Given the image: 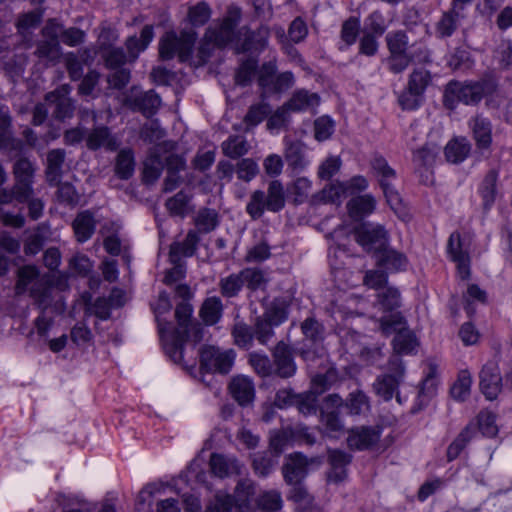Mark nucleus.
<instances>
[{"mask_svg":"<svg viewBox=\"0 0 512 512\" xmlns=\"http://www.w3.org/2000/svg\"><path fill=\"white\" fill-rule=\"evenodd\" d=\"M271 112V107L268 103L262 102L253 104L249 107L245 117H244V123L247 126L255 127L259 123H261Z\"/></svg>","mask_w":512,"mask_h":512,"instance_id":"50","label":"nucleus"},{"mask_svg":"<svg viewBox=\"0 0 512 512\" xmlns=\"http://www.w3.org/2000/svg\"><path fill=\"white\" fill-rule=\"evenodd\" d=\"M257 67L258 63L255 59L249 58L243 61L236 72L235 82L241 86L248 85L254 78Z\"/></svg>","mask_w":512,"mask_h":512,"instance_id":"57","label":"nucleus"},{"mask_svg":"<svg viewBox=\"0 0 512 512\" xmlns=\"http://www.w3.org/2000/svg\"><path fill=\"white\" fill-rule=\"evenodd\" d=\"M193 307L189 302H180L175 309V318L178 323L177 328H173L170 323L171 331H179L183 337V344L185 343L189 332H193V340L199 342L202 339L203 329L200 325L192 323Z\"/></svg>","mask_w":512,"mask_h":512,"instance_id":"15","label":"nucleus"},{"mask_svg":"<svg viewBox=\"0 0 512 512\" xmlns=\"http://www.w3.org/2000/svg\"><path fill=\"white\" fill-rule=\"evenodd\" d=\"M134 170L135 159L133 151L129 148L120 150L115 159V175L122 180H128L134 174Z\"/></svg>","mask_w":512,"mask_h":512,"instance_id":"32","label":"nucleus"},{"mask_svg":"<svg viewBox=\"0 0 512 512\" xmlns=\"http://www.w3.org/2000/svg\"><path fill=\"white\" fill-rule=\"evenodd\" d=\"M470 151V145L465 139H455L445 146V156L451 163L462 162Z\"/></svg>","mask_w":512,"mask_h":512,"instance_id":"47","label":"nucleus"},{"mask_svg":"<svg viewBox=\"0 0 512 512\" xmlns=\"http://www.w3.org/2000/svg\"><path fill=\"white\" fill-rule=\"evenodd\" d=\"M229 390L232 397L241 406H246L254 400V384L247 376L239 375L234 377L230 382Z\"/></svg>","mask_w":512,"mask_h":512,"instance_id":"21","label":"nucleus"},{"mask_svg":"<svg viewBox=\"0 0 512 512\" xmlns=\"http://www.w3.org/2000/svg\"><path fill=\"white\" fill-rule=\"evenodd\" d=\"M232 335L234 338V343L244 349H248L251 347L253 342L254 330L245 324L244 322H236L232 329Z\"/></svg>","mask_w":512,"mask_h":512,"instance_id":"52","label":"nucleus"},{"mask_svg":"<svg viewBox=\"0 0 512 512\" xmlns=\"http://www.w3.org/2000/svg\"><path fill=\"white\" fill-rule=\"evenodd\" d=\"M236 20L227 17L216 27H209L206 31V39L213 42L215 46H224L228 44L234 35Z\"/></svg>","mask_w":512,"mask_h":512,"instance_id":"24","label":"nucleus"},{"mask_svg":"<svg viewBox=\"0 0 512 512\" xmlns=\"http://www.w3.org/2000/svg\"><path fill=\"white\" fill-rule=\"evenodd\" d=\"M276 67L272 63H265L258 71V85L261 88L260 97L265 100L266 97L274 93Z\"/></svg>","mask_w":512,"mask_h":512,"instance_id":"35","label":"nucleus"},{"mask_svg":"<svg viewBox=\"0 0 512 512\" xmlns=\"http://www.w3.org/2000/svg\"><path fill=\"white\" fill-rule=\"evenodd\" d=\"M273 365L275 373L281 378L292 377L296 373V364L294 362L292 350L288 344L280 341L272 350Z\"/></svg>","mask_w":512,"mask_h":512,"instance_id":"17","label":"nucleus"},{"mask_svg":"<svg viewBox=\"0 0 512 512\" xmlns=\"http://www.w3.org/2000/svg\"><path fill=\"white\" fill-rule=\"evenodd\" d=\"M218 285L222 296L236 297L244 286L241 271L221 278Z\"/></svg>","mask_w":512,"mask_h":512,"instance_id":"45","label":"nucleus"},{"mask_svg":"<svg viewBox=\"0 0 512 512\" xmlns=\"http://www.w3.org/2000/svg\"><path fill=\"white\" fill-rule=\"evenodd\" d=\"M235 360V352L232 349L221 350L218 347L207 346L200 351L201 368L208 372L227 374Z\"/></svg>","mask_w":512,"mask_h":512,"instance_id":"9","label":"nucleus"},{"mask_svg":"<svg viewBox=\"0 0 512 512\" xmlns=\"http://www.w3.org/2000/svg\"><path fill=\"white\" fill-rule=\"evenodd\" d=\"M285 206V192L283 184L278 180H272L267 193L262 190H255L250 195L246 205L247 214L253 219L261 218L265 210L278 212Z\"/></svg>","mask_w":512,"mask_h":512,"instance_id":"3","label":"nucleus"},{"mask_svg":"<svg viewBox=\"0 0 512 512\" xmlns=\"http://www.w3.org/2000/svg\"><path fill=\"white\" fill-rule=\"evenodd\" d=\"M356 241L376 256L388 245V233L382 225L366 223L355 231Z\"/></svg>","mask_w":512,"mask_h":512,"instance_id":"10","label":"nucleus"},{"mask_svg":"<svg viewBox=\"0 0 512 512\" xmlns=\"http://www.w3.org/2000/svg\"><path fill=\"white\" fill-rule=\"evenodd\" d=\"M222 312L223 304L221 299L213 296L203 302L199 314L206 325H214L220 320Z\"/></svg>","mask_w":512,"mask_h":512,"instance_id":"34","label":"nucleus"},{"mask_svg":"<svg viewBox=\"0 0 512 512\" xmlns=\"http://www.w3.org/2000/svg\"><path fill=\"white\" fill-rule=\"evenodd\" d=\"M255 510L262 512H279L282 508V497L276 490L265 491L255 500Z\"/></svg>","mask_w":512,"mask_h":512,"instance_id":"40","label":"nucleus"},{"mask_svg":"<svg viewBox=\"0 0 512 512\" xmlns=\"http://www.w3.org/2000/svg\"><path fill=\"white\" fill-rule=\"evenodd\" d=\"M385 40L389 54H410L408 36L404 31H391L386 35Z\"/></svg>","mask_w":512,"mask_h":512,"instance_id":"46","label":"nucleus"},{"mask_svg":"<svg viewBox=\"0 0 512 512\" xmlns=\"http://www.w3.org/2000/svg\"><path fill=\"white\" fill-rule=\"evenodd\" d=\"M274 328L275 326L266 321V319L261 316L257 317L253 328L254 336L260 344L267 345L274 336Z\"/></svg>","mask_w":512,"mask_h":512,"instance_id":"59","label":"nucleus"},{"mask_svg":"<svg viewBox=\"0 0 512 512\" xmlns=\"http://www.w3.org/2000/svg\"><path fill=\"white\" fill-rule=\"evenodd\" d=\"M380 431L370 427L352 429L347 438V444L351 449L364 450L378 442Z\"/></svg>","mask_w":512,"mask_h":512,"instance_id":"22","label":"nucleus"},{"mask_svg":"<svg viewBox=\"0 0 512 512\" xmlns=\"http://www.w3.org/2000/svg\"><path fill=\"white\" fill-rule=\"evenodd\" d=\"M206 512H237L233 506L232 496L217 493L207 506Z\"/></svg>","mask_w":512,"mask_h":512,"instance_id":"64","label":"nucleus"},{"mask_svg":"<svg viewBox=\"0 0 512 512\" xmlns=\"http://www.w3.org/2000/svg\"><path fill=\"white\" fill-rule=\"evenodd\" d=\"M34 171L33 164L27 158H20L14 164V175L16 178L14 193L16 194V199L20 202L28 200L32 195Z\"/></svg>","mask_w":512,"mask_h":512,"instance_id":"12","label":"nucleus"},{"mask_svg":"<svg viewBox=\"0 0 512 512\" xmlns=\"http://www.w3.org/2000/svg\"><path fill=\"white\" fill-rule=\"evenodd\" d=\"M291 486L288 499L295 502L300 510L306 509L314 503V497L308 492L303 482Z\"/></svg>","mask_w":512,"mask_h":512,"instance_id":"53","label":"nucleus"},{"mask_svg":"<svg viewBox=\"0 0 512 512\" xmlns=\"http://www.w3.org/2000/svg\"><path fill=\"white\" fill-rule=\"evenodd\" d=\"M321 421L325 426L326 431L333 436H335L334 434L341 433L344 430V425L340 419L339 412L336 410H321Z\"/></svg>","mask_w":512,"mask_h":512,"instance_id":"60","label":"nucleus"},{"mask_svg":"<svg viewBox=\"0 0 512 512\" xmlns=\"http://www.w3.org/2000/svg\"><path fill=\"white\" fill-rule=\"evenodd\" d=\"M195 225L201 233H209L219 225V214L215 209L201 208L195 218Z\"/></svg>","mask_w":512,"mask_h":512,"instance_id":"44","label":"nucleus"},{"mask_svg":"<svg viewBox=\"0 0 512 512\" xmlns=\"http://www.w3.org/2000/svg\"><path fill=\"white\" fill-rule=\"evenodd\" d=\"M472 379L467 371H462L450 389L451 396L457 401H464L470 394Z\"/></svg>","mask_w":512,"mask_h":512,"instance_id":"55","label":"nucleus"},{"mask_svg":"<svg viewBox=\"0 0 512 512\" xmlns=\"http://www.w3.org/2000/svg\"><path fill=\"white\" fill-rule=\"evenodd\" d=\"M388 368L393 374L387 373L378 376L373 383V389L376 395L381 397L384 401H389L393 398L405 373L403 361L399 356H393L389 360Z\"/></svg>","mask_w":512,"mask_h":512,"instance_id":"7","label":"nucleus"},{"mask_svg":"<svg viewBox=\"0 0 512 512\" xmlns=\"http://www.w3.org/2000/svg\"><path fill=\"white\" fill-rule=\"evenodd\" d=\"M154 37L153 27L146 25L143 27L140 33V38L136 36H130L125 42L126 49L129 55V61L134 62L139 54L144 51Z\"/></svg>","mask_w":512,"mask_h":512,"instance_id":"27","label":"nucleus"},{"mask_svg":"<svg viewBox=\"0 0 512 512\" xmlns=\"http://www.w3.org/2000/svg\"><path fill=\"white\" fill-rule=\"evenodd\" d=\"M472 131L478 147L488 148L491 144V124L481 116L472 120Z\"/></svg>","mask_w":512,"mask_h":512,"instance_id":"39","label":"nucleus"},{"mask_svg":"<svg viewBox=\"0 0 512 512\" xmlns=\"http://www.w3.org/2000/svg\"><path fill=\"white\" fill-rule=\"evenodd\" d=\"M199 242V236L196 231H189L183 242H175L170 246V262H176L181 257H190L195 251Z\"/></svg>","mask_w":512,"mask_h":512,"instance_id":"30","label":"nucleus"},{"mask_svg":"<svg viewBox=\"0 0 512 512\" xmlns=\"http://www.w3.org/2000/svg\"><path fill=\"white\" fill-rule=\"evenodd\" d=\"M196 38L193 30L181 31L179 36L174 31L167 32L160 40L159 55L163 60L177 56L181 62L191 61Z\"/></svg>","mask_w":512,"mask_h":512,"instance_id":"5","label":"nucleus"},{"mask_svg":"<svg viewBox=\"0 0 512 512\" xmlns=\"http://www.w3.org/2000/svg\"><path fill=\"white\" fill-rule=\"evenodd\" d=\"M496 84L491 79H481L475 82L461 83L451 81L444 91V105L448 109H454L458 103L474 105L479 103L483 97L492 94Z\"/></svg>","mask_w":512,"mask_h":512,"instance_id":"1","label":"nucleus"},{"mask_svg":"<svg viewBox=\"0 0 512 512\" xmlns=\"http://www.w3.org/2000/svg\"><path fill=\"white\" fill-rule=\"evenodd\" d=\"M70 92L71 87L64 84L46 94L45 101L54 107L52 115L55 119L63 121L73 116L75 106L69 97Z\"/></svg>","mask_w":512,"mask_h":512,"instance_id":"13","label":"nucleus"},{"mask_svg":"<svg viewBox=\"0 0 512 512\" xmlns=\"http://www.w3.org/2000/svg\"><path fill=\"white\" fill-rule=\"evenodd\" d=\"M209 465L211 472L220 478L238 473L240 468L237 460L225 457L221 454H212Z\"/></svg>","mask_w":512,"mask_h":512,"instance_id":"31","label":"nucleus"},{"mask_svg":"<svg viewBox=\"0 0 512 512\" xmlns=\"http://www.w3.org/2000/svg\"><path fill=\"white\" fill-rule=\"evenodd\" d=\"M465 17L464 11L451 6V8L442 13L439 21L436 23V33L440 38H447L458 29L461 20Z\"/></svg>","mask_w":512,"mask_h":512,"instance_id":"23","label":"nucleus"},{"mask_svg":"<svg viewBox=\"0 0 512 512\" xmlns=\"http://www.w3.org/2000/svg\"><path fill=\"white\" fill-rule=\"evenodd\" d=\"M377 262L380 266H384L388 269L401 270L407 265V258L404 254L388 249L386 246L378 255Z\"/></svg>","mask_w":512,"mask_h":512,"instance_id":"41","label":"nucleus"},{"mask_svg":"<svg viewBox=\"0 0 512 512\" xmlns=\"http://www.w3.org/2000/svg\"><path fill=\"white\" fill-rule=\"evenodd\" d=\"M375 199L369 194L359 195L350 199L347 203L349 216L359 221L365 216L371 214L375 209Z\"/></svg>","mask_w":512,"mask_h":512,"instance_id":"28","label":"nucleus"},{"mask_svg":"<svg viewBox=\"0 0 512 512\" xmlns=\"http://www.w3.org/2000/svg\"><path fill=\"white\" fill-rule=\"evenodd\" d=\"M479 379L480 390L486 399H496L501 391L502 382L497 364L494 362L486 363L479 373Z\"/></svg>","mask_w":512,"mask_h":512,"instance_id":"16","label":"nucleus"},{"mask_svg":"<svg viewBox=\"0 0 512 512\" xmlns=\"http://www.w3.org/2000/svg\"><path fill=\"white\" fill-rule=\"evenodd\" d=\"M413 61L411 54H389L386 63L389 71L393 74L403 73Z\"/></svg>","mask_w":512,"mask_h":512,"instance_id":"61","label":"nucleus"},{"mask_svg":"<svg viewBox=\"0 0 512 512\" xmlns=\"http://www.w3.org/2000/svg\"><path fill=\"white\" fill-rule=\"evenodd\" d=\"M304 340L299 348L300 356L306 362H314L325 355L323 342V327L314 318H307L301 325Z\"/></svg>","mask_w":512,"mask_h":512,"instance_id":"6","label":"nucleus"},{"mask_svg":"<svg viewBox=\"0 0 512 512\" xmlns=\"http://www.w3.org/2000/svg\"><path fill=\"white\" fill-rule=\"evenodd\" d=\"M135 103L144 115L151 116L160 107L161 99L153 90H149L136 97Z\"/></svg>","mask_w":512,"mask_h":512,"instance_id":"49","label":"nucleus"},{"mask_svg":"<svg viewBox=\"0 0 512 512\" xmlns=\"http://www.w3.org/2000/svg\"><path fill=\"white\" fill-rule=\"evenodd\" d=\"M345 407L350 415L366 414L370 410L369 397L362 390L353 391L345 400Z\"/></svg>","mask_w":512,"mask_h":512,"instance_id":"38","label":"nucleus"},{"mask_svg":"<svg viewBox=\"0 0 512 512\" xmlns=\"http://www.w3.org/2000/svg\"><path fill=\"white\" fill-rule=\"evenodd\" d=\"M498 173L496 170L491 169L484 177L480 186V194L483 199V206L485 209H490L496 199V185Z\"/></svg>","mask_w":512,"mask_h":512,"instance_id":"36","label":"nucleus"},{"mask_svg":"<svg viewBox=\"0 0 512 512\" xmlns=\"http://www.w3.org/2000/svg\"><path fill=\"white\" fill-rule=\"evenodd\" d=\"M66 153L63 149H53L47 154L46 178L50 185L59 184L65 163Z\"/></svg>","mask_w":512,"mask_h":512,"instance_id":"26","label":"nucleus"},{"mask_svg":"<svg viewBox=\"0 0 512 512\" xmlns=\"http://www.w3.org/2000/svg\"><path fill=\"white\" fill-rule=\"evenodd\" d=\"M172 304L168 293L161 292L156 303L153 305V310L158 323L160 338L162 340L165 352L175 363L182 364L183 362V337L179 331L170 330V322L163 321L161 316L169 313Z\"/></svg>","mask_w":512,"mask_h":512,"instance_id":"2","label":"nucleus"},{"mask_svg":"<svg viewBox=\"0 0 512 512\" xmlns=\"http://www.w3.org/2000/svg\"><path fill=\"white\" fill-rule=\"evenodd\" d=\"M441 146L428 142L413 151L412 162L415 173L420 181L426 185L433 183V167L440 153Z\"/></svg>","mask_w":512,"mask_h":512,"instance_id":"8","label":"nucleus"},{"mask_svg":"<svg viewBox=\"0 0 512 512\" xmlns=\"http://www.w3.org/2000/svg\"><path fill=\"white\" fill-rule=\"evenodd\" d=\"M72 227L77 241L84 243L94 234L96 221L90 211H83L77 214L73 220Z\"/></svg>","mask_w":512,"mask_h":512,"instance_id":"29","label":"nucleus"},{"mask_svg":"<svg viewBox=\"0 0 512 512\" xmlns=\"http://www.w3.org/2000/svg\"><path fill=\"white\" fill-rule=\"evenodd\" d=\"M221 148L225 156L237 159L248 153L250 145L243 136L233 135L222 143Z\"/></svg>","mask_w":512,"mask_h":512,"instance_id":"37","label":"nucleus"},{"mask_svg":"<svg viewBox=\"0 0 512 512\" xmlns=\"http://www.w3.org/2000/svg\"><path fill=\"white\" fill-rule=\"evenodd\" d=\"M468 246L458 232H453L448 239V255L457 264L458 275L462 280H468L471 274Z\"/></svg>","mask_w":512,"mask_h":512,"instance_id":"11","label":"nucleus"},{"mask_svg":"<svg viewBox=\"0 0 512 512\" xmlns=\"http://www.w3.org/2000/svg\"><path fill=\"white\" fill-rule=\"evenodd\" d=\"M437 387V381L435 378V371L431 369L429 374L422 381L419 392H418V406L413 407L411 412L417 413L427 405L429 399L435 394Z\"/></svg>","mask_w":512,"mask_h":512,"instance_id":"42","label":"nucleus"},{"mask_svg":"<svg viewBox=\"0 0 512 512\" xmlns=\"http://www.w3.org/2000/svg\"><path fill=\"white\" fill-rule=\"evenodd\" d=\"M371 168L375 176L378 178L379 184L394 181L396 178V172L389 166L386 159L382 156H375L372 159Z\"/></svg>","mask_w":512,"mask_h":512,"instance_id":"51","label":"nucleus"},{"mask_svg":"<svg viewBox=\"0 0 512 512\" xmlns=\"http://www.w3.org/2000/svg\"><path fill=\"white\" fill-rule=\"evenodd\" d=\"M255 486L249 479L240 480L232 496L233 506L237 512L255 511Z\"/></svg>","mask_w":512,"mask_h":512,"instance_id":"20","label":"nucleus"},{"mask_svg":"<svg viewBox=\"0 0 512 512\" xmlns=\"http://www.w3.org/2000/svg\"><path fill=\"white\" fill-rule=\"evenodd\" d=\"M360 23L355 17H350L343 22L341 28V40L345 46H351L355 43L359 34Z\"/></svg>","mask_w":512,"mask_h":512,"instance_id":"62","label":"nucleus"},{"mask_svg":"<svg viewBox=\"0 0 512 512\" xmlns=\"http://www.w3.org/2000/svg\"><path fill=\"white\" fill-rule=\"evenodd\" d=\"M318 395L312 390L297 394L295 406L304 415L316 414L318 408Z\"/></svg>","mask_w":512,"mask_h":512,"instance_id":"54","label":"nucleus"},{"mask_svg":"<svg viewBox=\"0 0 512 512\" xmlns=\"http://www.w3.org/2000/svg\"><path fill=\"white\" fill-rule=\"evenodd\" d=\"M309 460L300 453L289 455L282 467V474L288 485L301 483L307 476Z\"/></svg>","mask_w":512,"mask_h":512,"instance_id":"19","label":"nucleus"},{"mask_svg":"<svg viewBox=\"0 0 512 512\" xmlns=\"http://www.w3.org/2000/svg\"><path fill=\"white\" fill-rule=\"evenodd\" d=\"M319 100V96L316 93H310L307 90H298L285 106L291 111H302L316 107L319 104Z\"/></svg>","mask_w":512,"mask_h":512,"instance_id":"33","label":"nucleus"},{"mask_svg":"<svg viewBox=\"0 0 512 512\" xmlns=\"http://www.w3.org/2000/svg\"><path fill=\"white\" fill-rule=\"evenodd\" d=\"M337 379V372L333 368H329L323 374H316L311 380V388L318 396L324 393Z\"/></svg>","mask_w":512,"mask_h":512,"instance_id":"56","label":"nucleus"},{"mask_svg":"<svg viewBox=\"0 0 512 512\" xmlns=\"http://www.w3.org/2000/svg\"><path fill=\"white\" fill-rule=\"evenodd\" d=\"M418 346L415 334L409 329L399 331L393 339V347L397 354H410Z\"/></svg>","mask_w":512,"mask_h":512,"instance_id":"43","label":"nucleus"},{"mask_svg":"<svg viewBox=\"0 0 512 512\" xmlns=\"http://www.w3.org/2000/svg\"><path fill=\"white\" fill-rule=\"evenodd\" d=\"M86 146L89 150L95 151L104 148L108 151H115L120 146L118 139L111 133L107 126L101 125L92 128L86 135Z\"/></svg>","mask_w":512,"mask_h":512,"instance_id":"18","label":"nucleus"},{"mask_svg":"<svg viewBox=\"0 0 512 512\" xmlns=\"http://www.w3.org/2000/svg\"><path fill=\"white\" fill-rule=\"evenodd\" d=\"M430 81L431 76L427 70H414L409 77L408 87L411 91H416L420 94H423Z\"/></svg>","mask_w":512,"mask_h":512,"instance_id":"63","label":"nucleus"},{"mask_svg":"<svg viewBox=\"0 0 512 512\" xmlns=\"http://www.w3.org/2000/svg\"><path fill=\"white\" fill-rule=\"evenodd\" d=\"M284 156L288 167L294 172H301L308 165L305 157V145L301 141H286Z\"/></svg>","mask_w":512,"mask_h":512,"instance_id":"25","label":"nucleus"},{"mask_svg":"<svg viewBox=\"0 0 512 512\" xmlns=\"http://www.w3.org/2000/svg\"><path fill=\"white\" fill-rule=\"evenodd\" d=\"M259 173L257 162L251 158H243L236 164V174L240 180L250 182Z\"/></svg>","mask_w":512,"mask_h":512,"instance_id":"58","label":"nucleus"},{"mask_svg":"<svg viewBox=\"0 0 512 512\" xmlns=\"http://www.w3.org/2000/svg\"><path fill=\"white\" fill-rule=\"evenodd\" d=\"M35 55L41 59H46L51 62L58 61L62 55L60 41H52L48 39L40 40L37 43Z\"/></svg>","mask_w":512,"mask_h":512,"instance_id":"48","label":"nucleus"},{"mask_svg":"<svg viewBox=\"0 0 512 512\" xmlns=\"http://www.w3.org/2000/svg\"><path fill=\"white\" fill-rule=\"evenodd\" d=\"M30 286V296L40 309H47L52 302L51 286L45 277H41L36 266L26 265L18 270L16 289L23 293Z\"/></svg>","mask_w":512,"mask_h":512,"instance_id":"4","label":"nucleus"},{"mask_svg":"<svg viewBox=\"0 0 512 512\" xmlns=\"http://www.w3.org/2000/svg\"><path fill=\"white\" fill-rule=\"evenodd\" d=\"M175 149V143L172 141H165L162 144L154 147L150 155L144 161L143 167V182L145 184H154L164 168L163 160L161 158V151L169 152Z\"/></svg>","mask_w":512,"mask_h":512,"instance_id":"14","label":"nucleus"}]
</instances>
